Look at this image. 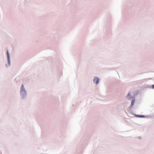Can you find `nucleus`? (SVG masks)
Here are the masks:
<instances>
[{
	"mask_svg": "<svg viewBox=\"0 0 154 154\" xmlns=\"http://www.w3.org/2000/svg\"><path fill=\"white\" fill-rule=\"evenodd\" d=\"M93 81L95 83L97 84L99 82V79L98 78L95 77Z\"/></svg>",
	"mask_w": 154,
	"mask_h": 154,
	"instance_id": "obj_1",
	"label": "nucleus"
},
{
	"mask_svg": "<svg viewBox=\"0 0 154 154\" xmlns=\"http://www.w3.org/2000/svg\"><path fill=\"white\" fill-rule=\"evenodd\" d=\"M135 101L134 100H133V101L131 102V106H133L134 104Z\"/></svg>",
	"mask_w": 154,
	"mask_h": 154,
	"instance_id": "obj_2",
	"label": "nucleus"
},
{
	"mask_svg": "<svg viewBox=\"0 0 154 154\" xmlns=\"http://www.w3.org/2000/svg\"><path fill=\"white\" fill-rule=\"evenodd\" d=\"M7 55H8V58H9V54L8 51H7Z\"/></svg>",
	"mask_w": 154,
	"mask_h": 154,
	"instance_id": "obj_3",
	"label": "nucleus"
},
{
	"mask_svg": "<svg viewBox=\"0 0 154 154\" xmlns=\"http://www.w3.org/2000/svg\"><path fill=\"white\" fill-rule=\"evenodd\" d=\"M130 92H129L128 94V96H129L130 95Z\"/></svg>",
	"mask_w": 154,
	"mask_h": 154,
	"instance_id": "obj_4",
	"label": "nucleus"
},
{
	"mask_svg": "<svg viewBox=\"0 0 154 154\" xmlns=\"http://www.w3.org/2000/svg\"><path fill=\"white\" fill-rule=\"evenodd\" d=\"M24 88V86L23 85H22V88Z\"/></svg>",
	"mask_w": 154,
	"mask_h": 154,
	"instance_id": "obj_5",
	"label": "nucleus"
},
{
	"mask_svg": "<svg viewBox=\"0 0 154 154\" xmlns=\"http://www.w3.org/2000/svg\"><path fill=\"white\" fill-rule=\"evenodd\" d=\"M152 88H153L154 89V85L152 86Z\"/></svg>",
	"mask_w": 154,
	"mask_h": 154,
	"instance_id": "obj_6",
	"label": "nucleus"
}]
</instances>
